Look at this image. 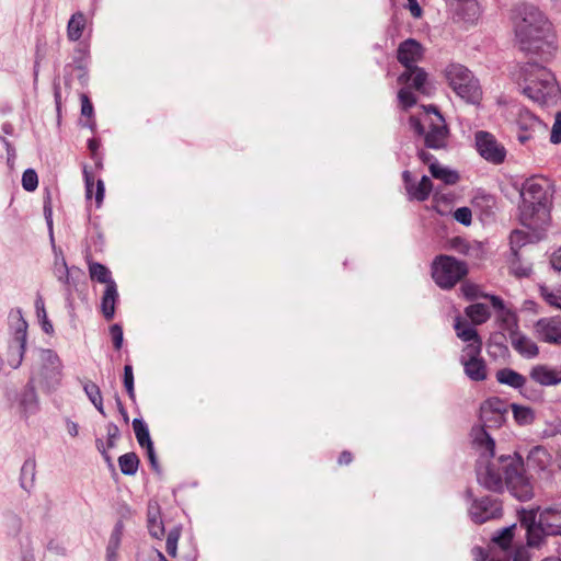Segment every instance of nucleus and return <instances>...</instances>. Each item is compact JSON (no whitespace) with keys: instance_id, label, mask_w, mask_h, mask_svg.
Listing matches in <instances>:
<instances>
[{"instance_id":"6e6552de","label":"nucleus","mask_w":561,"mask_h":561,"mask_svg":"<svg viewBox=\"0 0 561 561\" xmlns=\"http://www.w3.org/2000/svg\"><path fill=\"white\" fill-rule=\"evenodd\" d=\"M410 127L416 134L424 136L426 147L432 149L446 147L448 128L444 117L434 106L424 107L421 117L411 116Z\"/></svg>"},{"instance_id":"a211bd4d","label":"nucleus","mask_w":561,"mask_h":561,"mask_svg":"<svg viewBox=\"0 0 561 561\" xmlns=\"http://www.w3.org/2000/svg\"><path fill=\"white\" fill-rule=\"evenodd\" d=\"M405 190L411 199L423 202L430 196L433 185L428 176L423 175L421 181L415 184L410 171H404L402 174Z\"/></svg>"},{"instance_id":"aec40b11","label":"nucleus","mask_w":561,"mask_h":561,"mask_svg":"<svg viewBox=\"0 0 561 561\" xmlns=\"http://www.w3.org/2000/svg\"><path fill=\"white\" fill-rule=\"evenodd\" d=\"M530 378L543 387L557 386L561 383V370L548 365H536L529 371Z\"/></svg>"},{"instance_id":"cd10ccee","label":"nucleus","mask_w":561,"mask_h":561,"mask_svg":"<svg viewBox=\"0 0 561 561\" xmlns=\"http://www.w3.org/2000/svg\"><path fill=\"white\" fill-rule=\"evenodd\" d=\"M36 477V461L33 458H27L21 468L20 485L26 492H30L35 483Z\"/></svg>"},{"instance_id":"79ce46f5","label":"nucleus","mask_w":561,"mask_h":561,"mask_svg":"<svg viewBox=\"0 0 561 561\" xmlns=\"http://www.w3.org/2000/svg\"><path fill=\"white\" fill-rule=\"evenodd\" d=\"M513 414L516 422L520 425L530 424L534 420V412L531 409L526 407H519L516 404L512 405Z\"/></svg>"},{"instance_id":"473e14b6","label":"nucleus","mask_w":561,"mask_h":561,"mask_svg":"<svg viewBox=\"0 0 561 561\" xmlns=\"http://www.w3.org/2000/svg\"><path fill=\"white\" fill-rule=\"evenodd\" d=\"M467 317L474 324H482L490 318V311L484 304H473L466 308Z\"/></svg>"},{"instance_id":"8fccbe9b","label":"nucleus","mask_w":561,"mask_h":561,"mask_svg":"<svg viewBox=\"0 0 561 561\" xmlns=\"http://www.w3.org/2000/svg\"><path fill=\"white\" fill-rule=\"evenodd\" d=\"M511 268L513 274L517 277H528L531 273V266L529 264H524L518 260L512 262Z\"/></svg>"},{"instance_id":"39448f33","label":"nucleus","mask_w":561,"mask_h":561,"mask_svg":"<svg viewBox=\"0 0 561 561\" xmlns=\"http://www.w3.org/2000/svg\"><path fill=\"white\" fill-rule=\"evenodd\" d=\"M513 78L523 89V93L539 104H547L559 94L554 75L537 62L520 65L513 72Z\"/></svg>"},{"instance_id":"6ab92c4d","label":"nucleus","mask_w":561,"mask_h":561,"mask_svg":"<svg viewBox=\"0 0 561 561\" xmlns=\"http://www.w3.org/2000/svg\"><path fill=\"white\" fill-rule=\"evenodd\" d=\"M454 18L466 23H472L479 16V5L476 0H447Z\"/></svg>"},{"instance_id":"ea45409f","label":"nucleus","mask_w":561,"mask_h":561,"mask_svg":"<svg viewBox=\"0 0 561 561\" xmlns=\"http://www.w3.org/2000/svg\"><path fill=\"white\" fill-rule=\"evenodd\" d=\"M54 275L60 283H69V270L66 260L61 254H56L55 256Z\"/></svg>"},{"instance_id":"5701e85b","label":"nucleus","mask_w":561,"mask_h":561,"mask_svg":"<svg viewBox=\"0 0 561 561\" xmlns=\"http://www.w3.org/2000/svg\"><path fill=\"white\" fill-rule=\"evenodd\" d=\"M454 329L457 336L467 343L466 346L479 345L482 348L481 339L478 335L477 330L467 320L457 317L455 320Z\"/></svg>"},{"instance_id":"ddd939ff","label":"nucleus","mask_w":561,"mask_h":561,"mask_svg":"<svg viewBox=\"0 0 561 561\" xmlns=\"http://www.w3.org/2000/svg\"><path fill=\"white\" fill-rule=\"evenodd\" d=\"M460 363L463 366L466 376L473 381H482L488 377L486 366L481 357V347L479 345L465 346Z\"/></svg>"},{"instance_id":"412c9836","label":"nucleus","mask_w":561,"mask_h":561,"mask_svg":"<svg viewBox=\"0 0 561 561\" xmlns=\"http://www.w3.org/2000/svg\"><path fill=\"white\" fill-rule=\"evenodd\" d=\"M510 341L514 350L522 356L531 358L538 355L539 350L536 343L518 330H512Z\"/></svg>"},{"instance_id":"e433bc0d","label":"nucleus","mask_w":561,"mask_h":561,"mask_svg":"<svg viewBox=\"0 0 561 561\" xmlns=\"http://www.w3.org/2000/svg\"><path fill=\"white\" fill-rule=\"evenodd\" d=\"M497 320L501 322V327L508 332L512 330H517V318L515 312L511 309L503 307L499 311H496Z\"/></svg>"},{"instance_id":"72a5a7b5","label":"nucleus","mask_w":561,"mask_h":561,"mask_svg":"<svg viewBox=\"0 0 561 561\" xmlns=\"http://www.w3.org/2000/svg\"><path fill=\"white\" fill-rule=\"evenodd\" d=\"M133 428L140 447L145 448L153 445L150 437L148 425L141 419H134Z\"/></svg>"},{"instance_id":"a878e982","label":"nucleus","mask_w":561,"mask_h":561,"mask_svg":"<svg viewBox=\"0 0 561 561\" xmlns=\"http://www.w3.org/2000/svg\"><path fill=\"white\" fill-rule=\"evenodd\" d=\"M123 537V523L118 522L113 528L111 536L108 538L106 550H105V560L106 561H118V550L121 547Z\"/></svg>"},{"instance_id":"49530a36","label":"nucleus","mask_w":561,"mask_h":561,"mask_svg":"<svg viewBox=\"0 0 561 561\" xmlns=\"http://www.w3.org/2000/svg\"><path fill=\"white\" fill-rule=\"evenodd\" d=\"M124 386L126 388L128 397L131 400H135L134 374H133V367L130 365H126L124 367Z\"/></svg>"},{"instance_id":"a19ab883","label":"nucleus","mask_w":561,"mask_h":561,"mask_svg":"<svg viewBox=\"0 0 561 561\" xmlns=\"http://www.w3.org/2000/svg\"><path fill=\"white\" fill-rule=\"evenodd\" d=\"M530 236L523 230H514L510 236L511 250L517 255L518 250L530 242Z\"/></svg>"},{"instance_id":"c85d7f7f","label":"nucleus","mask_w":561,"mask_h":561,"mask_svg":"<svg viewBox=\"0 0 561 561\" xmlns=\"http://www.w3.org/2000/svg\"><path fill=\"white\" fill-rule=\"evenodd\" d=\"M496 379L500 383L511 386L515 389H520L526 383V378L523 375L510 368L500 369L496 373Z\"/></svg>"},{"instance_id":"09e8293b","label":"nucleus","mask_w":561,"mask_h":561,"mask_svg":"<svg viewBox=\"0 0 561 561\" xmlns=\"http://www.w3.org/2000/svg\"><path fill=\"white\" fill-rule=\"evenodd\" d=\"M550 141L552 144H561V112H558L554 116V123L550 133Z\"/></svg>"},{"instance_id":"f257e3e1","label":"nucleus","mask_w":561,"mask_h":561,"mask_svg":"<svg viewBox=\"0 0 561 561\" xmlns=\"http://www.w3.org/2000/svg\"><path fill=\"white\" fill-rule=\"evenodd\" d=\"M478 454L476 474L478 483L488 491L501 493L506 488L519 501L534 496V486L525 474L524 461L517 454L495 457V443L482 427L472 430Z\"/></svg>"},{"instance_id":"7c9ffc66","label":"nucleus","mask_w":561,"mask_h":561,"mask_svg":"<svg viewBox=\"0 0 561 561\" xmlns=\"http://www.w3.org/2000/svg\"><path fill=\"white\" fill-rule=\"evenodd\" d=\"M89 273L91 279L105 284V287L110 285H116L115 280L112 277L111 271L101 263H90Z\"/></svg>"},{"instance_id":"b1692460","label":"nucleus","mask_w":561,"mask_h":561,"mask_svg":"<svg viewBox=\"0 0 561 561\" xmlns=\"http://www.w3.org/2000/svg\"><path fill=\"white\" fill-rule=\"evenodd\" d=\"M117 300V285L106 286L101 300V311L106 320H112L114 318Z\"/></svg>"},{"instance_id":"c03bdc74","label":"nucleus","mask_w":561,"mask_h":561,"mask_svg":"<svg viewBox=\"0 0 561 561\" xmlns=\"http://www.w3.org/2000/svg\"><path fill=\"white\" fill-rule=\"evenodd\" d=\"M22 186L27 192H33L38 186V176L35 170L27 169L22 175Z\"/></svg>"},{"instance_id":"f03ea898","label":"nucleus","mask_w":561,"mask_h":561,"mask_svg":"<svg viewBox=\"0 0 561 561\" xmlns=\"http://www.w3.org/2000/svg\"><path fill=\"white\" fill-rule=\"evenodd\" d=\"M513 26L519 48L542 61L552 59L558 49L557 35L552 23L543 12L530 4H523L515 11Z\"/></svg>"},{"instance_id":"20e7f679","label":"nucleus","mask_w":561,"mask_h":561,"mask_svg":"<svg viewBox=\"0 0 561 561\" xmlns=\"http://www.w3.org/2000/svg\"><path fill=\"white\" fill-rule=\"evenodd\" d=\"M548 180L543 178L527 179L520 188V221L530 229L541 228L549 220Z\"/></svg>"},{"instance_id":"7ed1b4c3","label":"nucleus","mask_w":561,"mask_h":561,"mask_svg":"<svg viewBox=\"0 0 561 561\" xmlns=\"http://www.w3.org/2000/svg\"><path fill=\"white\" fill-rule=\"evenodd\" d=\"M423 56V46L413 38L405 39L398 47V60L405 68L398 79L399 83L404 85L398 92V100L405 110L416 103L413 90L423 94L428 92L426 87L427 73L416 66Z\"/></svg>"},{"instance_id":"bb28decb","label":"nucleus","mask_w":561,"mask_h":561,"mask_svg":"<svg viewBox=\"0 0 561 561\" xmlns=\"http://www.w3.org/2000/svg\"><path fill=\"white\" fill-rule=\"evenodd\" d=\"M85 15L78 11L71 15L67 24V37L70 42H77L81 38L85 28Z\"/></svg>"},{"instance_id":"3c124183","label":"nucleus","mask_w":561,"mask_h":561,"mask_svg":"<svg viewBox=\"0 0 561 561\" xmlns=\"http://www.w3.org/2000/svg\"><path fill=\"white\" fill-rule=\"evenodd\" d=\"M110 334L112 336V341H113L114 347L116 350H119L122 347L123 341H124L122 327L119 324H117V323L111 325Z\"/></svg>"},{"instance_id":"a18cd8bd","label":"nucleus","mask_w":561,"mask_h":561,"mask_svg":"<svg viewBox=\"0 0 561 561\" xmlns=\"http://www.w3.org/2000/svg\"><path fill=\"white\" fill-rule=\"evenodd\" d=\"M89 67H78L77 69H72L69 72H66L65 76V84L66 87L70 85V78L72 75H76L77 79L79 80L80 84L83 87L88 83L89 80V73H88Z\"/></svg>"},{"instance_id":"423d86ee","label":"nucleus","mask_w":561,"mask_h":561,"mask_svg":"<svg viewBox=\"0 0 561 561\" xmlns=\"http://www.w3.org/2000/svg\"><path fill=\"white\" fill-rule=\"evenodd\" d=\"M518 516L530 547H538L546 536H561V505L542 510L522 508Z\"/></svg>"},{"instance_id":"f704fd0d","label":"nucleus","mask_w":561,"mask_h":561,"mask_svg":"<svg viewBox=\"0 0 561 561\" xmlns=\"http://www.w3.org/2000/svg\"><path fill=\"white\" fill-rule=\"evenodd\" d=\"M118 465L122 473L134 476L138 470L139 459L135 453H127L118 458Z\"/></svg>"},{"instance_id":"864d4df0","label":"nucleus","mask_w":561,"mask_h":561,"mask_svg":"<svg viewBox=\"0 0 561 561\" xmlns=\"http://www.w3.org/2000/svg\"><path fill=\"white\" fill-rule=\"evenodd\" d=\"M83 178H84V183H85V195H87V198L90 199L93 194L94 176L87 168H84L83 169Z\"/></svg>"},{"instance_id":"de8ad7c7","label":"nucleus","mask_w":561,"mask_h":561,"mask_svg":"<svg viewBox=\"0 0 561 561\" xmlns=\"http://www.w3.org/2000/svg\"><path fill=\"white\" fill-rule=\"evenodd\" d=\"M454 218L461 225L469 226L472 220V213L469 207L457 208L454 213Z\"/></svg>"},{"instance_id":"393cba45","label":"nucleus","mask_w":561,"mask_h":561,"mask_svg":"<svg viewBox=\"0 0 561 561\" xmlns=\"http://www.w3.org/2000/svg\"><path fill=\"white\" fill-rule=\"evenodd\" d=\"M541 125L540 121L534 115L526 112L520 116V121L518 122V126L520 131L517 134V139L520 144H525L530 138H533V133L536 128H539Z\"/></svg>"},{"instance_id":"9d476101","label":"nucleus","mask_w":561,"mask_h":561,"mask_svg":"<svg viewBox=\"0 0 561 561\" xmlns=\"http://www.w3.org/2000/svg\"><path fill=\"white\" fill-rule=\"evenodd\" d=\"M432 277L442 289H450L468 273L466 263L450 255L440 254L432 263Z\"/></svg>"},{"instance_id":"13d9d810","label":"nucleus","mask_w":561,"mask_h":561,"mask_svg":"<svg viewBox=\"0 0 561 561\" xmlns=\"http://www.w3.org/2000/svg\"><path fill=\"white\" fill-rule=\"evenodd\" d=\"M145 449L151 468L156 471H159L158 457L156 455L153 445H151L150 447H145Z\"/></svg>"},{"instance_id":"2f4dec72","label":"nucleus","mask_w":561,"mask_h":561,"mask_svg":"<svg viewBox=\"0 0 561 561\" xmlns=\"http://www.w3.org/2000/svg\"><path fill=\"white\" fill-rule=\"evenodd\" d=\"M539 294L545 302H547L550 307L561 310V285H540Z\"/></svg>"},{"instance_id":"0eeeda50","label":"nucleus","mask_w":561,"mask_h":561,"mask_svg":"<svg viewBox=\"0 0 561 561\" xmlns=\"http://www.w3.org/2000/svg\"><path fill=\"white\" fill-rule=\"evenodd\" d=\"M62 367V362L55 351L39 348L30 382L36 383L43 391L50 393L61 385Z\"/></svg>"},{"instance_id":"338daca9","label":"nucleus","mask_w":561,"mask_h":561,"mask_svg":"<svg viewBox=\"0 0 561 561\" xmlns=\"http://www.w3.org/2000/svg\"><path fill=\"white\" fill-rule=\"evenodd\" d=\"M408 2H409V9H410L411 14L414 18H420L422 14V9L419 5L417 1L416 0H408Z\"/></svg>"},{"instance_id":"69168bd1","label":"nucleus","mask_w":561,"mask_h":561,"mask_svg":"<svg viewBox=\"0 0 561 561\" xmlns=\"http://www.w3.org/2000/svg\"><path fill=\"white\" fill-rule=\"evenodd\" d=\"M66 430L68 434L72 437H76L79 434V425L71 420L66 421Z\"/></svg>"},{"instance_id":"f8f14e48","label":"nucleus","mask_w":561,"mask_h":561,"mask_svg":"<svg viewBox=\"0 0 561 561\" xmlns=\"http://www.w3.org/2000/svg\"><path fill=\"white\" fill-rule=\"evenodd\" d=\"M474 144L478 153L492 164H501L505 161L506 149L489 131L479 130L474 135Z\"/></svg>"},{"instance_id":"052dcab7","label":"nucleus","mask_w":561,"mask_h":561,"mask_svg":"<svg viewBox=\"0 0 561 561\" xmlns=\"http://www.w3.org/2000/svg\"><path fill=\"white\" fill-rule=\"evenodd\" d=\"M550 264L554 271L561 274V247L551 254Z\"/></svg>"},{"instance_id":"4c0bfd02","label":"nucleus","mask_w":561,"mask_h":561,"mask_svg":"<svg viewBox=\"0 0 561 561\" xmlns=\"http://www.w3.org/2000/svg\"><path fill=\"white\" fill-rule=\"evenodd\" d=\"M83 390L91 401V403L95 407V409L101 413L105 414L103 408V399L101 394L100 388L94 382H85L83 386Z\"/></svg>"},{"instance_id":"4468645a","label":"nucleus","mask_w":561,"mask_h":561,"mask_svg":"<svg viewBox=\"0 0 561 561\" xmlns=\"http://www.w3.org/2000/svg\"><path fill=\"white\" fill-rule=\"evenodd\" d=\"M501 515V503L490 496L472 500V503L469 507V516L476 524H483L488 520L499 518Z\"/></svg>"},{"instance_id":"5fc2aeb1","label":"nucleus","mask_w":561,"mask_h":561,"mask_svg":"<svg viewBox=\"0 0 561 561\" xmlns=\"http://www.w3.org/2000/svg\"><path fill=\"white\" fill-rule=\"evenodd\" d=\"M81 114L87 117L93 115V105L85 94H81Z\"/></svg>"},{"instance_id":"680f3d73","label":"nucleus","mask_w":561,"mask_h":561,"mask_svg":"<svg viewBox=\"0 0 561 561\" xmlns=\"http://www.w3.org/2000/svg\"><path fill=\"white\" fill-rule=\"evenodd\" d=\"M104 193H105V187H104V183L102 180H98L96 182V190H95V204H96V207H100L103 203V199H104Z\"/></svg>"},{"instance_id":"2eb2a0df","label":"nucleus","mask_w":561,"mask_h":561,"mask_svg":"<svg viewBox=\"0 0 561 561\" xmlns=\"http://www.w3.org/2000/svg\"><path fill=\"white\" fill-rule=\"evenodd\" d=\"M535 332L546 343L561 344V317L539 319L535 324Z\"/></svg>"},{"instance_id":"6e6d98bb","label":"nucleus","mask_w":561,"mask_h":561,"mask_svg":"<svg viewBox=\"0 0 561 561\" xmlns=\"http://www.w3.org/2000/svg\"><path fill=\"white\" fill-rule=\"evenodd\" d=\"M451 247L460 252V253H463L466 255L469 254V249H470V245L467 243L466 240L461 239V238H456L453 240L451 242Z\"/></svg>"},{"instance_id":"9b49d317","label":"nucleus","mask_w":561,"mask_h":561,"mask_svg":"<svg viewBox=\"0 0 561 561\" xmlns=\"http://www.w3.org/2000/svg\"><path fill=\"white\" fill-rule=\"evenodd\" d=\"M13 333L9 340L7 362L9 366L16 369L21 366L26 348L27 322L23 319L21 311L11 316Z\"/></svg>"},{"instance_id":"4d7b16f0","label":"nucleus","mask_w":561,"mask_h":561,"mask_svg":"<svg viewBox=\"0 0 561 561\" xmlns=\"http://www.w3.org/2000/svg\"><path fill=\"white\" fill-rule=\"evenodd\" d=\"M473 553H474L476 561H504L501 558H495V557L489 558L488 553L481 548H474Z\"/></svg>"},{"instance_id":"1a4fd4ad","label":"nucleus","mask_w":561,"mask_h":561,"mask_svg":"<svg viewBox=\"0 0 561 561\" xmlns=\"http://www.w3.org/2000/svg\"><path fill=\"white\" fill-rule=\"evenodd\" d=\"M444 77L455 94L468 104H478L482 98L479 80L472 71L458 62H450L444 69Z\"/></svg>"},{"instance_id":"c9c22d12","label":"nucleus","mask_w":561,"mask_h":561,"mask_svg":"<svg viewBox=\"0 0 561 561\" xmlns=\"http://www.w3.org/2000/svg\"><path fill=\"white\" fill-rule=\"evenodd\" d=\"M90 64V51L87 46H78L75 49V56L72 62L65 67V72H69L78 67H89Z\"/></svg>"},{"instance_id":"603ef678","label":"nucleus","mask_w":561,"mask_h":561,"mask_svg":"<svg viewBox=\"0 0 561 561\" xmlns=\"http://www.w3.org/2000/svg\"><path fill=\"white\" fill-rule=\"evenodd\" d=\"M106 433H107L106 447L108 449L114 448L116 439L119 437V434H121L119 428L117 427V425L110 423L106 426Z\"/></svg>"},{"instance_id":"e2e57ef3","label":"nucleus","mask_w":561,"mask_h":561,"mask_svg":"<svg viewBox=\"0 0 561 561\" xmlns=\"http://www.w3.org/2000/svg\"><path fill=\"white\" fill-rule=\"evenodd\" d=\"M34 306H35L37 317L45 318L46 309H45L44 299L41 296H37V298L35 299Z\"/></svg>"},{"instance_id":"dca6fc26","label":"nucleus","mask_w":561,"mask_h":561,"mask_svg":"<svg viewBox=\"0 0 561 561\" xmlns=\"http://www.w3.org/2000/svg\"><path fill=\"white\" fill-rule=\"evenodd\" d=\"M551 465L552 457L542 446L534 447L526 459V467L528 470L547 478L551 473Z\"/></svg>"},{"instance_id":"c756f323","label":"nucleus","mask_w":561,"mask_h":561,"mask_svg":"<svg viewBox=\"0 0 561 561\" xmlns=\"http://www.w3.org/2000/svg\"><path fill=\"white\" fill-rule=\"evenodd\" d=\"M430 172L433 178L448 185L455 184L459 180V175L456 171L445 168L436 161L430 164Z\"/></svg>"},{"instance_id":"0e129e2a","label":"nucleus","mask_w":561,"mask_h":561,"mask_svg":"<svg viewBox=\"0 0 561 561\" xmlns=\"http://www.w3.org/2000/svg\"><path fill=\"white\" fill-rule=\"evenodd\" d=\"M38 321L41 322V325H42V329L45 333H51L53 332V324L51 322L48 320L47 318V312H45V318L44 317H37Z\"/></svg>"},{"instance_id":"58836bf2","label":"nucleus","mask_w":561,"mask_h":561,"mask_svg":"<svg viewBox=\"0 0 561 561\" xmlns=\"http://www.w3.org/2000/svg\"><path fill=\"white\" fill-rule=\"evenodd\" d=\"M516 529V525H511L508 527H504L497 534H495L492 538V541L497 545L503 551H506L510 548L512 542L514 530Z\"/></svg>"},{"instance_id":"774afa93","label":"nucleus","mask_w":561,"mask_h":561,"mask_svg":"<svg viewBox=\"0 0 561 561\" xmlns=\"http://www.w3.org/2000/svg\"><path fill=\"white\" fill-rule=\"evenodd\" d=\"M490 298V301L493 306V308L499 311L501 308L505 307L503 300L497 296H488Z\"/></svg>"},{"instance_id":"bf43d9fd","label":"nucleus","mask_w":561,"mask_h":561,"mask_svg":"<svg viewBox=\"0 0 561 561\" xmlns=\"http://www.w3.org/2000/svg\"><path fill=\"white\" fill-rule=\"evenodd\" d=\"M44 216L47 222V227L49 230V237L50 241L54 242V233H53V210L51 207L48 205L44 206Z\"/></svg>"},{"instance_id":"4be33fe9","label":"nucleus","mask_w":561,"mask_h":561,"mask_svg":"<svg viewBox=\"0 0 561 561\" xmlns=\"http://www.w3.org/2000/svg\"><path fill=\"white\" fill-rule=\"evenodd\" d=\"M147 523L149 534L157 539H161L164 535V526L161 520L160 506L157 501H149L148 503Z\"/></svg>"},{"instance_id":"37998d69","label":"nucleus","mask_w":561,"mask_h":561,"mask_svg":"<svg viewBox=\"0 0 561 561\" xmlns=\"http://www.w3.org/2000/svg\"><path fill=\"white\" fill-rule=\"evenodd\" d=\"M181 536V528H172L167 536L165 549L171 557H176L178 542Z\"/></svg>"},{"instance_id":"f3484780","label":"nucleus","mask_w":561,"mask_h":561,"mask_svg":"<svg viewBox=\"0 0 561 561\" xmlns=\"http://www.w3.org/2000/svg\"><path fill=\"white\" fill-rule=\"evenodd\" d=\"M16 401V410L22 419L27 420L30 416L35 415L39 410V401L35 390V385L28 381V383L18 394Z\"/></svg>"}]
</instances>
